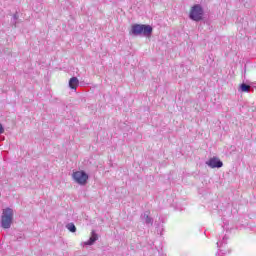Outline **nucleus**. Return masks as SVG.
I'll list each match as a JSON object with an SVG mask.
<instances>
[{
	"label": "nucleus",
	"mask_w": 256,
	"mask_h": 256,
	"mask_svg": "<svg viewBox=\"0 0 256 256\" xmlns=\"http://www.w3.org/2000/svg\"><path fill=\"white\" fill-rule=\"evenodd\" d=\"M66 229H68V231H70V233H76V231H77V227H75L74 223L66 224Z\"/></svg>",
	"instance_id": "nucleus-11"
},
{
	"label": "nucleus",
	"mask_w": 256,
	"mask_h": 256,
	"mask_svg": "<svg viewBox=\"0 0 256 256\" xmlns=\"http://www.w3.org/2000/svg\"><path fill=\"white\" fill-rule=\"evenodd\" d=\"M141 219L144 220L146 225H153V218L149 216V213L145 212L144 214H142Z\"/></svg>",
	"instance_id": "nucleus-9"
},
{
	"label": "nucleus",
	"mask_w": 256,
	"mask_h": 256,
	"mask_svg": "<svg viewBox=\"0 0 256 256\" xmlns=\"http://www.w3.org/2000/svg\"><path fill=\"white\" fill-rule=\"evenodd\" d=\"M69 87H70V89L77 91V87H79V79L77 77L70 78Z\"/></svg>",
	"instance_id": "nucleus-8"
},
{
	"label": "nucleus",
	"mask_w": 256,
	"mask_h": 256,
	"mask_svg": "<svg viewBox=\"0 0 256 256\" xmlns=\"http://www.w3.org/2000/svg\"><path fill=\"white\" fill-rule=\"evenodd\" d=\"M216 256H219V252L216 253Z\"/></svg>",
	"instance_id": "nucleus-14"
},
{
	"label": "nucleus",
	"mask_w": 256,
	"mask_h": 256,
	"mask_svg": "<svg viewBox=\"0 0 256 256\" xmlns=\"http://www.w3.org/2000/svg\"><path fill=\"white\" fill-rule=\"evenodd\" d=\"M12 223H13V209L6 208L2 212L0 225L2 229H11Z\"/></svg>",
	"instance_id": "nucleus-2"
},
{
	"label": "nucleus",
	"mask_w": 256,
	"mask_h": 256,
	"mask_svg": "<svg viewBox=\"0 0 256 256\" xmlns=\"http://www.w3.org/2000/svg\"><path fill=\"white\" fill-rule=\"evenodd\" d=\"M72 177L78 185H87V181L89 179V175H87L85 171H76L72 174Z\"/></svg>",
	"instance_id": "nucleus-4"
},
{
	"label": "nucleus",
	"mask_w": 256,
	"mask_h": 256,
	"mask_svg": "<svg viewBox=\"0 0 256 256\" xmlns=\"http://www.w3.org/2000/svg\"><path fill=\"white\" fill-rule=\"evenodd\" d=\"M2 133H5V128H3V125L0 123V135H2Z\"/></svg>",
	"instance_id": "nucleus-13"
},
{
	"label": "nucleus",
	"mask_w": 256,
	"mask_h": 256,
	"mask_svg": "<svg viewBox=\"0 0 256 256\" xmlns=\"http://www.w3.org/2000/svg\"><path fill=\"white\" fill-rule=\"evenodd\" d=\"M203 13V7L200 4H196L191 8L189 18L192 19V21H202Z\"/></svg>",
	"instance_id": "nucleus-3"
},
{
	"label": "nucleus",
	"mask_w": 256,
	"mask_h": 256,
	"mask_svg": "<svg viewBox=\"0 0 256 256\" xmlns=\"http://www.w3.org/2000/svg\"><path fill=\"white\" fill-rule=\"evenodd\" d=\"M19 19V16L17 15V14H14L13 15V21H12V23H13V25L16 27V25H17V20Z\"/></svg>",
	"instance_id": "nucleus-12"
},
{
	"label": "nucleus",
	"mask_w": 256,
	"mask_h": 256,
	"mask_svg": "<svg viewBox=\"0 0 256 256\" xmlns=\"http://www.w3.org/2000/svg\"><path fill=\"white\" fill-rule=\"evenodd\" d=\"M229 239V237H227V235H225L222 238L221 242H217V247L220 251V253H222V255H225L226 253H230L229 250H227V240Z\"/></svg>",
	"instance_id": "nucleus-6"
},
{
	"label": "nucleus",
	"mask_w": 256,
	"mask_h": 256,
	"mask_svg": "<svg viewBox=\"0 0 256 256\" xmlns=\"http://www.w3.org/2000/svg\"><path fill=\"white\" fill-rule=\"evenodd\" d=\"M206 165L211 169H221V167H223V162L219 160V158L213 157L206 161Z\"/></svg>",
	"instance_id": "nucleus-5"
},
{
	"label": "nucleus",
	"mask_w": 256,
	"mask_h": 256,
	"mask_svg": "<svg viewBox=\"0 0 256 256\" xmlns=\"http://www.w3.org/2000/svg\"><path fill=\"white\" fill-rule=\"evenodd\" d=\"M98 239H99V235H97V233H95V230H92L89 240L86 242H83L81 245L83 247H85V245H94L95 241H98Z\"/></svg>",
	"instance_id": "nucleus-7"
},
{
	"label": "nucleus",
	"mask_w": 256,
	"mask_h": 256,
	"mask_svg": "<svg viewBox=\"0 0 256 256\" xmlns=\"http://www.w3.org/2000/svg\"><path fill=\"white\" fill-rule=\"evenodd\" d=\"M250 90H251V86H249L245 83H242L240 85V91H242V93H249Z\"/></svg>",
	"instance_id": "nucleus-10"
},
{
	"label": "nucleus",
	"mask_w": 256,
	"mask_h": 256,
	"mask_svg": "<svg viewBox=\"0 0 256 256\" xmlns=\"http://www.w3.org/2000/svg\"><path fill=\"white\" fill-rule=\"evenodd\" d=\"M130 35H134V37H151V34L153 33V27L151 25L146 24H134L131 27Z\"/></svg>",
	"instance_id": "nucleus-1"
}]
</instances>
